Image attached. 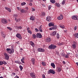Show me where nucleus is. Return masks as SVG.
<instances>
[{
    "mask_svg": "<svg viewBox=\"0 0 78 78\" xmlns=\"http://www.w3.org/2000/svg\"><path fill=\"white\" fill-rule=\"evenodd\" d=\"M76 45H75V44H73L72 47H73V49H75L76 48Z\"/></svg>",
    "mask_w": 78,
    "mask_h": 78,
    "instance_id": "obj_29",
    "label": "nucleus"
},
{
    "mask_svg": "<svg viewBox=\"0 0 78 78\" xmlns=\"http://www.w3.org/2000/svg\"><path fill=\"white\" fill-rule=\"evenodd\" d=\"M56 34V32L54 31L52 32V34H51V35L52 36H55Z\"/></svg>",
    "mask_w": 78,
    "mask_h": 78,
    "instance_id": "obj_16",
    "label": "nucleus"
},
{
    "mask_svg": "<svg viewBox=\"0 0 78 78\" xmlns=\"http://www.w3.org/2000/svg\"><path fill=\"white\" fill-rule=\"evenodd\" d=\"M29 5H30V6H32L33 5V4H32V3H30L29 4Z\"/></svg>",
    "mask_w": 78,
    "mask_h": 78,
    "instance_id": "obj_49",
    "label": "nucleus"
},
{
    "mask_svg": "<svg viewBox=\"0 0 78 78\" xmlns=\"http://www.w3.org/2000/svg\"><path fill=\"white\" fill-rule=\"evenodd\" d=\"M12 75H16V73H12Z\"/></svg>",
    "mask_w": 78,
    "mask_h": 78,
    "instance_id": "obj_57",
    "label": "nucleus"
},
{
    "mask_svg": "<svg viewBox=\"0 0 78 78\" xmlns=\"http://www.w3.org/2000/svg\"><path fill=\"white\" fill-rule=\"evenodd\" d=\"M20 12H22L23 13V12H25V10L23 9H22L20 10Z\"/></svg>",
    "mask_w": 78,
    "mask_h": 78,
    "instance_id": "obj_36",
    "label": "nucleus"
},
{
    "mask_svg": "<svg viewBox=\"0 0 78 78\" xmlns=\"http://www.w3.org/2000/svg\"><path fill=\"white\" fill-rule=\"evenodd\" d=\"M7 52L9 54H11V53H13L14 52V49H12V50L11 49L9 48H7L6 49Z\"/></svg>",
    "mask_w": 78,
    "mask_h": 78,
    "instance_id": "obj_1",
    "label": "nucleus"
},
{
    "mask_svg": "<svg viewBox=\"0 0 78 78\" xmlns=\"http://www.w3.org/2000/svg\"><path fill=\"white\" fill-rule=\"evenodd\" d=\"M61 71V69L60 68H58L57 69L58 72H60Z\"/></svg>",
    "mask_w": 78,
    "mask_h": 78,
    "instance_id": "obj_32",
    "label": "nucleus"
},
{
    "mask_svg": "<svg viewBox=\"0 0 78 78\" xmlns=\"http://www.w3.org/2000/svg\"><path fill=\"white\" fill-rule=\"evenodd\" d=\"M64 57H65V58H69V56L67 55H65V56H64Z\"/></svg>",
    "mask_w": 78,
    "mask_h": 78,
    "instance_id": "obj_45",
    "label": "nucleus"
},
{
    "mask_svg": "<svg viewBox=\"0 0 78 78\" xmlns=\"http://www.w3.org/2000/svg\"><path fill=\"white\" fill-rule=\"evenodd\" d=\"M35 32H38V31H39V30L37 28H35Z\"/></svg>",
    "mask_w": 78,
    "mask_h": 78,
    "instance_id": "obj_44",
    "label": "nucleus"
},
{
    "mask_svg": "<svg viewBox=\"0 0 78 78\" xmlns=\"http://www.w3.org/2000/svg\"><path fill=\"white\" fill-rule=\"evenodd\" d=\"M73 45H77V43H76V42L75 41H73Z\"/></svg>",
    "mask_w": 78,
    "mask_h": 78,
    "instance_id": "obj_43",
    "label": "nucleus"
},
{
    "mask_svg": "<svg viewBox=\"0 0 78 78\" xmlns=\"http://www.w3.org/2000/svg\"><path fill=\"white\" fill-rule=\"evenodd\" d=\"M62 62H63V64H66V62H64V61H63Z\"/></svg>",
    "mask_w": 78,
    "mask_h": 78,
    "instance_id": "obj_58",
    "label": "nucleus"
},
{
    "mask_svg": "<svg viewBox=\"0 0 78 78\" xmlns=\"http://www.w3.org/2000/svg\"><path fill=\"white\" fill-rule=\"evenodd\" d=\"M1 22L2 23H4L5 24L8 23V21L7 20L5 19H2L1 21Z\"/></svg>",
    "mask_w": 78,
    "mask_h": 78,
    "instance_id": "obj_6",
    "label": "nucleus"
},
{
    "mask_svg": "<svg viewBox=\"0 0 78 78\" xmlns=\"http://www.w3.org/2000/svg\"><path fill=\"white\" fill-rule=\"evenodd\" d=\"M18 28L20 29H22V27L21 26H20L18 27Z\"/></svg>",
    "mask_w": 78,
    "mask_h": 78,
    "instance_id": "obj_51",
    "label": "nucleus"
},
{
    "mask_svg": "<svg viewBox=\"0 0 78 78\" xmlns=\"http://www.w3.org/2000/svg\"><path fill=\"white\" fill-rule=\"evenodd\" d=\"M26 5V3L25 2H22L21 3V5H22V6H23V5Z\"/></svg>",
    "mask_w": 78,
    "mask_h": 78,
    "instance_id": "obj_35",
    "label": "nucleus"
},
{
    "mask_svg": "<svg viewBox=\"0 0 78 78\" xmlns=\"http://www.w3.org/2000/svg\"><path fill=\"white\" fill-rule=\"evenodd\" d=\"M14 78H19V76H17L16 75L14 77Z\"/></svg>",
    "mask_w": 78,
    "mask_h": 78,
    "instance_id": "obj_53",
    "label": "nucleus"
},
{
    "mask_svg": "<svg viewBox=\"0 0 78 78\" xmlns=\"http://www.w3.org/2000/svg\"><path fill=\"white\" fill-rule=\"evenodd\" d=\"M55 6H57V7H60V6H61V5H60V4H59V3H55Z\"/></svg>",
    "mask_w": 78,
    "mask_h": 78,
    "instance_id": "obj_17",
    "label": "nucleus"
},
{
    "mask_svg": "<svg viewBox=\"0 0 78 78\" xmlns=\"http://www.w3.org/2000/svg\"><path fill=\"white\" fill-rule=\"evenodd\" d=\"M76 64L77 65V66H78V62L76 63Z\"/></svg>",
    "mask_w": 78,
    "mask_h": 78,
    "instance_id": "obj_62",
    "label": "nucleus"
},
{
    "mask_svg": "<svg viewBox=\"0 0 78 78\" xmlns=\"http://www.w3.org/2000/svg\"><path fill=\"white\" fill-rule=\"evenodd\" d=\"M31 62L33 65H34L35 63V59L34 58H32L31 60Z\"/></svg>",
    "mask_w": 78,
    "mask_h": 78,
    "instance_id": "obj_14",
    "label": "nucleus"
},
{
    "mask_svg": "<svg viewBox=\"0 0 78 78\" xmlns=\"http://www.w3.org/2000/svg\"><path fill=\"white\" fill-rule=\"evenodd\" d=\"M5 9L7 10V11H8L9 12H11V9L8 8L7 7H5Z\"/></svg>",
    "mask_w": 78,
    "mask_h": 78,
    "instance_id": "obj_15",
    "label": "nucleus"
},
{
    "mask_svg": "<svg viewBox=\"0 0 78 78\" xmlns=\"http://www.w3.org/2000/svg\"><path fill=\"white\" fill-rule=\"evenodd\" d=\"M27 31H30V28L28 27L27 28Z\"/></svg>",
    "mask_w": 78,
    "mask_h": 78,
    "instance_id": "obj_56",
    "label": "nucleus"
},
{
    "mask_svg": "<svg viewBox=\"0 0 78 78\" xmlns=\"http://www.w3.org/2000/svg\"><path fill=\"white\" fill-rule=\"evenodd\" d=\"M56 27H57V26L56 25H55V27L50 28L49 29V30H54V29H56Z\"/></svg>",
    "mask_w": 78,
    "mask_h": 78,
    "instance_id": "obj_18",
    "label": "nucleus"
},
{
    "mask_svg": "<svg viewBox=\"0 0 78 78\" xmlns=\"http://www.w3.org/2000/svg\"><path fill=\"white\" fill-rule=\"evenodd\" d=\"M3 64V62L0 61V65L2 66Z\"/></svg>",
    "mask_w": 78,
    "mask_h": 78,
    "instance_id": "obj_48",
    "label": "nucleus"
},
{
    "mask_svg": "<svg viewBox=\"0 0 78 78\" xmlns=\"http://www.w3.org/2000/svg\"><path fill=\"white\" fill-rule=\"evenodd\" d=\"M50 2L53 4H54V3H55L56 2V1H55V0H51V1Z\"/></svg>",
    "mask_w": 78,
    "mask_h": 78,
    "instance_id": "obj_30",
    "label": "nucleus"
},
{
    "mask_svg": "<svg viewBox=\"0 0 78 78\" xmlns=\"http://www.w3.org/2000/svg\"><path fill=\"white\" fill-rule=\"evenodd\" d=\"M76 28H77V27H76V26L74 27V30L75 31H76Z\"/></svg>",
    "mask_w": 78,
    "mask_h": 78,
    "instance_id": "obj_50",
    "label": "nucleus"
},
{
    "mask_svg": "<svg viewBox=\"0 0 78 78\" xmlns=\"http://www.w3.org/2000/svg\"><path fill=\"white\" fill-rule=\"evenodd\" d=\"M36 36L38 38H42V34L40 33H37L36 34Z\"/></svg>",
    "mask_w": 78,
    "mask_h": 78,
    "instance_id": "obj_9",
    "label": "nucleus"
},
{
    "mask_svg": "<svg viewBox=\"0 0 78 78\" xmlns=\"http://www.w3.org/2000/svg\"><path fill=\"white\" fill-rule=\"evenodd\" d=\"M20 20H20V19H18V22H19V21H20Z\"/></svg>",
    "mask_w": 78,
    "mask_h": 78,
    "instance_id": "obj_59",
    "label": "nucleus"
},
{
    "mask_svg": "<svg viewBox=\"0 0 78 78\" xmlns=\"http://www.w3.org/2000/svg\"><path fill=\"white\" fill-rule=\"evenodd\" d=\"M1 35L3 38H5V37H6V35H5V34H3V32H1Z\"/></svg>",
    "mask_w": 78,
    "mask_h": 78,
    "instance_id": "obj_20",
    "label": "nucleus"
},
{
    "mask_svg": "<svg viewBox=\"0 0 78 78\" xmlns=\"http://www.w3.org/2000/svg\"><path fill=\"white\" fill-rule=\"evenodd\" d=\"M30 76L32 78H35L36 75H35V73L34 72H32L30 73Z\"/></svg>",
    "mask_w": 78,
    "mask_h": 78,
    "instance_id": "obj_4",
    "label": "nucleus"
},
{
    "mask_svg": "<svg viewBox=\"0 0 78 78\" xmlns=\"http://www.w3.org/2000/svg\"><path fill=\"white\" fill-rule=\"evenodd\" d=\"M56 38L58 39H59V38H60L59 34L58 33H57L56 34Z\"/></svg>",
    "mask_w": 78,
    "mask_h": 78,
    "instance_id": "obj_27",
    "label": "nucleus"
},
{
    "mask_svg": "<svg viewBox=\"0 0 78 78\" xmlns=\"http://www.w3.org/2000/svg\"><path fill=\"white\" fill-rule=\"evenodd\" d=\"M2 70H5V68H4V67H3L2 68Z\"/></svg>",
    "mask_w": 78,
    "mask_h": 78,
    "instance_id": "obj_61",
    "label": "nucleus"
},
{
    "mask_svg": "<svg viewBox=\"0 0 78 78\" xmlns=\"http://www.w3.org/2000/svg\"><path fill=\"white\" fill-rule=\"evenodd\" d=\"M30 2H33V0H30Z\"/></svg>",
    "mask_w": 78,
    "mask_h": 78,
    "instance_id": "obj_60",
    "label": "nucleus"
},
{
    "mask_svg": "<svg viewBox=\"0 0 78 78\" xmlns=\"http://www.w3.org/2000/svg\"><path fill=\"white\" fill-rule=\"evenodd\" d=\"M14 17H18V15L17 14H15L14 15Z\"/></svg>",
    "mask_w": 78,
    "mask_h": 78,
    "instance_id": "obj_46",
    "label": "nucleus"
},
{
    "mask_svg": "<svg viewBox=\"0 0 78 78\" xmlns=\"http://www.w3.org/2000/svg\"><path fill=\"white\" fill-rule=\"evenodd\" d=\"M32 11H35V9H34V8H32Z\"/></svg>",
    "mask_w": 78,
    "mask_h": 78,
    "instance_id": "obj_54",
    "label": "nucleus"
},
{
    "mask_svg": "<svg viewBox=\"0 0 78 78\" xmlns=\"http://www.w3.org/2000/svg\"><path fill=\"white\" fill-rule=\"evenodd\" d=\"M38 51L40 52H44L45 50L44 49L42 48H39L37 49Z\"/></svg>",
    "mask_w": 78,
    "mask_h": 78,
    "instance_id": "obj_8",
    "label": "nucleus"
},
{
    "mask_svg": "<svg viewBox=\"0 0 78 78\" xmlns=\"http://www.w3.org/2000/svg\"><path fill=\"white\" fill-rule=\"evenodd\" d=\"M51 38L49 37L47 38L46 39V42H51Z\"/></svg>",
    "mask_w": 78,
    "mask_h": 78,
    "instance_id": "obj_13",
    "label": "nucleus"
},
{
    "mask_svg": "<svg viewBox=\"0 0 78 78\" xmlns=\"http://www.w3.org/2000/svg\"><path fill=\"white\" fill-rule=\"evenodd\" d=\"M56 48V45H54L53 44H51L48 47V48L49 49H50L51 50H53L54 49H55Z\"/></svg>",
    "mask_w": 78,
    "mask_h": 78,
    "instance_id": "obj_2",
    "label": "nucleus"
},
{
    "mask_svg": "<svg viewBox=\"0 0 78 78\" xmlns=\"http://www.w3.org/2000/svg\"><path fill=\"white\" fill-rule=\"evenodd\" d=\"M59 27L61 28H62V29H64V28H65V26L62 24L60 25Z\"/></svg>",
    "mask_w": 78,
    "mask_h": 78,
    "instance_id": "obj_22",
    "label": "nucleus"
},
{
    "mask_svg": "<svg viewBox=\"0 0 78 78\" xmlns=\"http://www.w3.org/2000/svg\"><path fill=\"white\" fill-rule=\"evenodd\" d=\"M27 32L28 33H29L30 34H32V32H31V30H28Z\"/></svg>",
    "mask_w": 78,
    "mask_h": 78,
    "instance_id": "obj_37",
    "label": "nucleus"
},
{
    "mask_svg": "<svg viewBox=\"0 0 78 78\" xmlns=\"http://www.w3.org/2000/svg\"><path fill=\"white\" fill-rule=\"evenodd\" d=\"M16 36L17 37H18V39H20L21 40L22 39V36H21V35L20 34H17Z\"/></svg>",
    "mask_w": 78,
    "mask_h": 78,
    "instance_id": "obj_7",
    "label": "nucleus"
},
{
    "mask_svg": "<svg viewBox=\"0 0 78 78\" xmlns=\"http://www.w3.org/2000/svg\"><path fill=\"white\" fill-rule=\"evenodd\" d=\"M77 20H78V16L77 17Z\"/></svg>",
    "mask_w": 78,
    "mask_h": 78,
    "instance_id": "obj_64",
    "label": "nucleus"
},
{
    "mask_svg": "<svg viewBox=\"0 0 78 78\" xmlns=\"http://www.w3.org/2000/svg\"><path fill=\"white\" fill-rule=\"evenodd\" d=\"M66 3V1L63 0L62 2V5H64V4H65Z\"/></svg>",
    "mask_w": 78,
    "mask_h": 78,
    "instance_id": "obj_41",
    "label": "nucleus"
},
{
    "mask_svg": "<svg viewBox=\"0 0 78 78\" xmlns=\"http://www.w3.org/2000/svg\"><path fill=\"white\" fill-rule=\"evenodd\" d=\"M63 19V16H62V14H61L60 16L57 17V19L60 20H62V19Z\"/></svg>",
    "mask_w": 78,
    "mask_h": 78,
    "instance_id": "obj_11",
    "label": "nucleus"
},
{
    "mask_svg": "<svg viewBox=\"0 0 78 78\" xmlns=\"http://www.w3.org/2000/svg\"><path fill=\"white\" fill-rule=\"evenodd\" d=\"M51 66L52 67H53L54 69H55V64H54V63H51Z\"/></svg>",
    "mask_w": 78,
    "mask_h": 78,
    "instance_id": "obj_21",
    "label": "nucleus"
},
{
    "mask_svg": "<svg viewBox=\"0 0 78 78\" xmlns=\"http://www.w3.org/2000/svg\"><path fill=\"white\" fill-rule=\"evenodd\" d=\"M48 74H50V73H52V74H55L56 73V72L55 71L52 69H50L48 72Z\"/></svg>",
    "mask_w": 78,
    "mask_h": 78,
    "instance_id": "obj_3",
    "label": "nucleus"
},
{
    "mask_svg": "<svg viewBox=\"0 0 78 78\" xmlns=\"http://www.w3.org/2000/svg\"><path fill=\"white\" fill-rule=\"evenodd\" d=\"M17 9H18V10H19V7H17Z\"/></svg>",
    "mask_w": 78,
    "mask_h": 78,
    "instance_id": "obj_63",
    "label": "nucleus"
},
{
    "mask_svg": "<svg viewBox=\"0 0 78 78\" xmlns=\"http://www.w3.org/2000/svg\"><path fill=\"white\" fill-rule=\"evenodd\" d=\"M72 19H74V20H77V17L75 16H74L72 17Z\"/></svg>",
    "mask_w": 78,
    "mask_h": 78,
    "instance_id": "obj_23",
    "label": "nucleus"
},
{
    "mask_svg": "<svg viewBox=\"0 0 78 78\" xmlns=\"http://www.w3.org/2000/svg\"><path fill=\"white\" fill-rule=\"evenodd\" d=\"M15 62L16 63H17V64H20V62L19 61H15Z\"/></svg>",
    "mask_w": 78,
    "mask_h": 78,
    "instance_id": "obj_42",
    "label": "nucleus"
},
{
    "mask_svg": "<svg viewBox=\"0 0 78 78\" xmlns=\"http://www.w3.org/2000/svg\"><path fill=\"white\" fill-rule=\"evenodd\" d=\"M7 29H8L9 30H10V31H11L12 30V28L9 27H7Z\"/></svg>",
    "mask_w": 78,
    "mask_h": 78,
    "instance_id": "obj_39",
    "label": "nucleus"
},
{
    "mask_svg": "<svg viewBox=\"0 0 78 78\" xmlns=\"http://www.w3.org/2000/svg\"><path fill=\"white\" fill-rule=\"evenodd\" d=\"M21 61L22 63H25V62H24V58L23 57L22 58V59H21Z\"/></svg>",
    "mask_w": 78,
    "mask_h": 78,
    "instance_id": "obj_33",
    "label": "nucleus"
},
{
    "mask_svg": "<svg viewBox=\"0 0 78 78\" xmlns=\"http://www.w3.org/2000/svg\"><path fill=\"white\" fill-rule=\"evenodd\" d=\"M39 29L41 32H42V31H43L42 30V26H41L39 28Z\"/></svg>",
    "mask_w": 78,
    "mask_h": 78,
    "instance_id": "obj_26",
    "label": "nucleus"
},
{
    "mask_svg": "<svg viewBox=\"0 0 78 78\" xmlns=\"http://www.w3.org/2000/svg\"><path fill=\"white\" fill-rule=\"evenodd\" d=\"M15 20H16V22H18V19L17 18H15Z\"/></svg>",
    "mask_w": 78,
    "mask_h": 78,
    "instance_id": "obj_55",
    "label": "nucleus"
},
{
    "mask_svg": "<svg viewBox=\"0 0 78 78\" xmlns=\"http://www.w3.org/2000/svg\"><path fill=\"white\" fill-rule=\"evenodd\" d=\"M36 37H37V36L35 35V34H33L32 35V37L33 39H36Z\"/></svg>",
    "mask_w": 78,
    "mask_h": 78,
    "instance_id": "obj_25",
    "label": "nucleus"
},
{
    "mask_svg": "<svg viewBox=\"0 0 78 78\" xmlns=\"http://www.w3.org/2000/svg\"><path fill=\"white\" fill-rule=\"evenodd\" d=\"M51 9V5H49L48 6V9L50 10Z\"/></svg>",
    "mask_w": 78,
    "mask_h": 78,
    "instance_id": "obj_52",
    "label": "nucleus"
},
{
    "mask_svg": "<svg viewBox=\"0 0 78 78\" xmlns=\"http://www.w3.org/2000/svg\"><path fill=\"white\" fill-rule=\"evenodd\" d=\"M48 26L49 27H53L54 26V23L53 22H51L49 23Z\"/></svg>",
    "mask_w": 78,
    "mask_h": 78,
    "instance_id": "obj_12",
    "label": "nucleus"
},
{
    "mask_svg": "<svg viewBox=\"0 0 78 78\" xmlns=\"http://www.w3.org/2000/svg\"><path fill=\"white\" fill-rule=\"evenodd\" d=\"M51 20V17L50 16H48L46 18V20L48 22H50Z\"/></svg>",
    "mask_w": 78,
    "mask_h": 78,
    "instance_id": "obj_10",
    "label": "nucleus"
},
{
    "mask_svg": "<svg viewBox=\"0 0 78 78\" xmlns=\"http://www.w3.org/2000/svg\"><path fill=\"white\" fill-rule=\"evenodd\" d=\"M34 17L33 16H31L30 18V20H34Z\"/></svg>",
    "mask_w": 78,
    "mask_h": 78,
    "instance_id": "obj_24",
    "label": "nucleus"
},
{
    "mask_svg": "<svg viewBox=\"0 0 78 78\" xmlns=\"http://www.w3.org/2000/svg\"><path fill=\"white\" fill-rule=\"evenodd\" d=\"M20 69L21 71H22V69H23V67H22V66H20Z\"/></svg>",
    "mask_w": 78,
    "mask_h": 78,
    "instance_id": "obj_38",
    "label": "nucleus"
},
{
    "mask_svg": "<svg viewBox=\"0 0 78 78\" xmlns=\"http://www.w3.org/2000/svg\"><path fill=\"white\" fill-rule=\"evenodd\" d=\"M41 15L43 16V17H44L45 16V13L44 12H41Z\"/></svg>",
    "mask_w": 78,
    "mask_h": 78,
    "instance_id": "obj_28",
    "label": "nucleus"
},
{
    "mask_svg": "<svg viewBox=\"0 0 78 78\" xmlns=\"http://www.w3.org/2000/svg\"><path fill=\"white\" fill-rule=\"evenodd\" d=\"M4 55L5 56V58L7 60H8L9 58V56L6 53H5L4 54Z\"/></svg>",
    "mask_w": 78,
    "mask_h": 78,
    "instance_id": "obj_5",
    "label": "nucleus"
},
{
    "mask_svg": "<svg viewBox=\"0 0 78 78\" xmlns=\"http://www.w3.org/2000/svg\"><path fill=\"white\" fill-rule=\"evenodd\" d=\"M75 36L76 38H78V33H76L75 34Z\"/></svg>",
    "mask_w": 78,
    "mask_h": 78,
    "instance_id": "obj_34",
    "label": "nucleus"
},
{
    "mask_svg": "<svg viewBox=\"0 0 78 78\" xmlns=\"http://www.w3.org/2000/svg\"><path fill=\"white\" fill-rule=\"evenodd\" d=\"M42 76L43 78H45V75L44 74H42Z\"/></svg>",
    "mask_w": 78,
    "mask_h": 78,
    "instance_id": "obj_47",
    "label": "nucleus"
},
{
    "mask_svg": "<svg viewBox=\"0 0 78 78\" xmlns=\"http://www.w3.org/2000/svg\"><path fill=\"white\" fill-rule=\"evenodd\" d=\"M30 44L32 46V47H34V43L32 41H31L30 42Z\"/></svg>",
    "mask_w": 78,
    "mask_h": 78,
    "instance_id": "obj_19",
    "label": "nucleus"
},
{
    "mask_svg": "<svg viewBox=\"0 0 78 78\" xmlns=\"http://www.w3.org/2000/svg\"><path fill=\"white\" fill-rule=\"evenodd\" d=\"M2 63L3 64H5V65H6L7 64V63L5 61H2Z\"/></svg>",
    "mask_w": 78,
    "mask_h": 78,
    "instance_id": "obj_40",
    "label": "nucleus"
},
{
    "mask_svg": "<svg viewBox=\"0 0 78 78\" xmlns=\"http://www.w3.org/2000/svg\"><path fill=\"white\" fill-rule=\"evenodd\" d=\"M41 64L43 66H46V64L44 62H42Z\"/></svg>",
    "mask_w": 78,
    "mask_h": 78,
    "instance_id": "obj_31",
    "label": "nucleus"
}]
</instances>
